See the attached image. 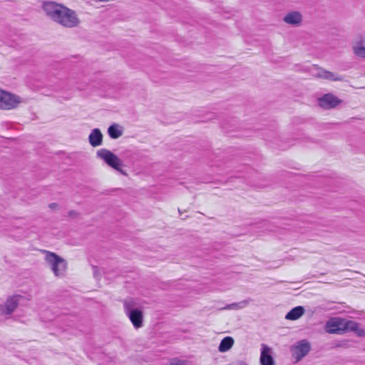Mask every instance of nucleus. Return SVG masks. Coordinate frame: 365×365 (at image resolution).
I'll return each mask as SVG.
<instances>
[{
  "label": "nucleus",
  "mask_w": 365,
  "mask_h": 365,
  "mask_svg": "<svg viewBox=\"0 0 365 365\" xmlns=\"http://www.w3.org/2000/svg\"><path fill=\"white\" fill-rule=\"evenodd\" d=\"M234 344V339L231 336L223 338L219 345L218 350L220 352H225L231 349Z\"/></svg>",
  "instance_id": "obj_15"
},
{
  "label": "nucleus",
  "mask_w": 365,
  "mask_h": 365,
  "mask_svg": "<svg viewBox=\"0 0 365 365\" xmlns=\"http://www.w3.org/2000/svg\"><path fill=\"white\" fill-rule=\"evenodd\" d=\"M108 133L112 139H118L123 135V130L119 125L114 123L108 128Z\"/></svg>",
  "instance_id": "obj_16"
},
{
  "label": "nucleus",
  "mask_w": 365,
  "mask_h": 365,
  "mask_svg": "<svg viewBox=\"0 0 365 365\" xmlns=\"http://www.w3.org/2000/svg\"><path fill=\"white\" fill-rule=\"evenodd\" d=\"M325 329L329 334H342L346 331H354L358 336H365V330L360 328L359 323L341 317H332L328 320Z\"/></svg>",
  "instance_id": "obj_2"
},
{
  "label": "nucleus",
  "mask_w": 365,
  "mask_h": 365,
  "mask_svg": "<svg viewBox=\"0 0 365 365\" xmlns=\"http://www.w3.org/2000/svg\"><path fill=\"white\" fill-rule=\"evenodd\" d=\"M314 71L312 76L317 78L334 81H342L344 80L343 76L340 75H336L334 73L316 67L314 66Z\"/></svg>",
  "instance_id": "obj_10"
},
{
  "label": "nucleus",
  "mask_w": 365,
  "mask_h": 365,
  "mask_svg": "<svg viewBox=\"0 0 365 365\" xmlns=\"http://www.w3.org/2000/svg\"><path fill=\"white\" fill-rule=\"evenodd\" d=\"M170 365H189L186 361H177L170 364Z\"/></svg>",
  "instance_id": "obj_18"
},
{
  "label": "nucleus",
  "mask_w": 365,
  "mask_h": 365,
  "mask_svg": "<svg viewBox=\"0 0 365 365\" xmlns=\"http://www.w3.org/2000/svg\"><path fill=\"white\" fill-rule=\"evenodd\" d=\"M259 363L260 365H275L272 349L264 344L261 345Z\"/></svg>",
  "instance_id": "obj_11"
},
{
  "label": "nucleus",
  "mask_w": 365,
  "mask_h": 365,
  "mask_svg": "<svg viewBox=\"0 0 365 365\" xmlns=\"http://www.w3.org/2000/svg\"><path fill=\"white\" fill-rule=\"evenodd\" d=\"M42 8L48 18L63 26L72 28L79 24L76 12L63 4L55 1H45Z\"/></svg>",
  "instance_id": "obj_1"
},
{
  "label": "nucleus",
  "mask_w": 365,
  "mask_h": 365,
  "mask_svg": "<svg viewBox=\"0 0 365 365\" xmlns=\"http://www.w3.org/2000/svg\"><path fill=\"white\" fill-rule=\"evenodd\" d=\"M21 103V98L11 93L0 90V108L11 110Z\"/></svg>",
  "instance_id": "obj_6"
},
{
  "label": "nucleus",
  "mask_w": 365,
  "mask_h": 365,
  "mask_svg": "<svg viewBox=\"0 0 365 365\" xmlns=\"http://www.w3.org/2000/svg\"><path fill=\"white\" fill-rule=\"evenodd\" d=\"M21 296L15 295L7 299L4 304L0 306V313L1 315L6 316L11 314L19 304Z\"/></svg>",
  "instance_id": "obj_8"
},
{
  "label": "nucleus",
  "mask_w": 365,
  "mask_h": 365,
  "mask_svg": "<svg viewBox=\"0 0 365 365\" xmlns=\"http://www.w3.org/2000/svg\"><path fill=\"white\" fill-rule=\"evenodd\" d=\"M49 207L51 208V209H54L55 207H57V204L56 203H51L49 205Z\"/></svg>",
  "instance_id": "obj_21"
},
{
  "label": "nucleus",
  "mask_w": 365,
  "mask_h": 365,
  "mask_svg": "<svg viewBox=\"0 0 365 365\" xmlns=\"http://www.w3.org/2000/svg\"><path fill=\"white\" fill-rule=\"evenodd\" d=\"M97 156L102 159L108 166L120 172L123 175H126L125 171L121 169L122 162L119 158L113 153L107 149H101L97 151Z\"/></svg>",
  "instance_id": "obj_5"
},
{
  "label": "nucleus",
  "mask_w": 365,
  "mask_h": 365,
  "mask_svg": "<svg viewBox=\"0 0 365 365\" xmlns=\"http://www.w3.org/2000/svg\"><path fill=\"white\" fill-rule=\"evenodd\" d=\"M88 140L93 147L101 145L103 142V135L100 129L94 128L88 136Z\"/></svg>",
  "instance_id": "obj_12"
},
{
  "label": "nucleus",
  "mask_w": 365,
  "mask_h": 365,
  "mask_svg": "<svg viewBox=\"0 0 365 365\" xmlns=\"http://www.w3.org/2000/svg\"><path fill=\"white\" fill-rule=\"evenodd\" d=\"M364 351H365V348H364Z\"/></svg>",
  "instance_id": "obj_23"
},
{
  "label": "nucleus",
  "mask_w": 365,
  "mask_h": 365,
  "mask_svg": "<svg viewBox=\"0 0 365 365\" xmlns=\"http://www.w3.org/2000/svg\"><path fill=\"white\" fill-rule=\"evenodd\" d=\"M45 260L56 277H61L66 269V261L54 252L44 251Z\"/></svg>",
  "instance_id": "obj_3"
},
{
  "label": "nucleus",
  "mask_w": 365,
  "mask_h": 365,
  "mask_svg": "<svg viewBox=\"0 0 365 365\" xmlns=\"http://www.w3.org/2000/svg\"><path fill=\"white\" fill-rule=\"evenodd\" d=\"M284 21L291 25H299L302 20L301 14L298 11L288 13L283 19Z\"/></svg>",
  "instance_id": "obj_13"
},
{
  "label": "nucleus",
  "mask_w": 365,
  "mask_h": 365,
  "mask_svg": "<svg viewBox=\"0 0 365 365\" xmlns=\"http://www.w3.org/2000/svg\"><path fill=\"white\" fill-rule=\"evenodd\" d=\"M262 223L264 225H266V222H264H264H262Z\"/></svg>",
  "instance_id": "obj_22"
},
{
  "label": "nucleus",
  "mask_w": 365,
  "mask_h": 365,
  "mask_svg": "<svg viewBox=\"0 0 365 365\" xmlns=\"http://www.w3.org/2000/svg\"><path fill=\"white\" fill-rule=\"evenodd\" d=\"M318 103L320 107L324 109H331L340 104L341 103V100L332 93H327L319 98Z\"/></svg>",
  "instance_id": "obj_9"
},
{
  "label": "nucleus",
  "mask_w": 365,
  "mask_h": 365,
  "mask_svg": "<svg viewBox=\"0 0 365 365\" xmlns=\"http://www.w3.org/2000/svg\"><path fill=\"white\" fill-rule=\"evenodd\" d=\"M311 350L310 343L306 340H300L291 348L292 356L295 359L296 362L301 361Z\"/></svg>",
  "instance_id": "obj_7"
},
{
  "label": "nucleus",
  "mask_w": 365,
  "mask_h": 365,
  "mask_svg": "<svg viewBox=\"0 0 365 365\" xmlns=\"http://www.w3.org/2000/svg\"><path fill=\"white\" fill-rule=\"evenodd\" d=\"M305 312V309L302 306H297L292 309L285 316V319L288 320H297L299 319Z\"/></svg>",
  "instance_id": "obj_14"
},
{
  "label": "nucleus",
  "mask_w": 365,
  "mask_h": 365,
  "mask_svg": "<svg viewBox=\"0 0 365 365\" xmlns=\"http://www.w3.org/2000/svg\"><path fill=\"white\" fill-rule=\"evenodd\" d=\"M361 44V41L352 44V51L357 57L365 58V46Z\"/></svg>",
  "instance_id": "obj_17"
},
{
  "label": "nucleus",
  "mask_w": 365,
  "mask_h": 365,
  "mask_svg": "<svg viewBox=\"0 0 365 365\" xmlns=\"http://www.w3.org/2000/svg\"><path fill=\"white\" fill-rule=\"evenodd\" d=\"M236 365H248V364L244 361H237L236 362Z\"/></svg>",
  "instance_id": "obj_19"
},
{
  "label": "nucleus",
  "mask_w": 365,
  "mask_h": 365,
  "mask_svg": "<svg viewBox=\"0 0 365 365\" xmlns=\"http://www.w3.org/2000/svg\"><path fill=\"white\" fill-rule=\"evenodd\" d=\"M124 311L126 316L129 318L132 324L135 329H139L143 325V312L133 307L131 302L125 300L123 303Z\"/></svg>",
  "instance_id": "obj_4"
},
{
  "label": "nucleus",
  "mask_w": 365,
  "mask_h": 365,
  "mask_svg": "<svg viewBox=\"0 0 365 365\" xmlns=\"http://www.w3.org/2000/svg\"><path fill=\"white\" fill-rule=\"evenodd\" d=\"M236 306H237V304H235V303H234V304H229V305H227L225 309H230V308H232V307H236Z\"/></svg>",
  "instance_id": "obj_20"
}]
</instances>
